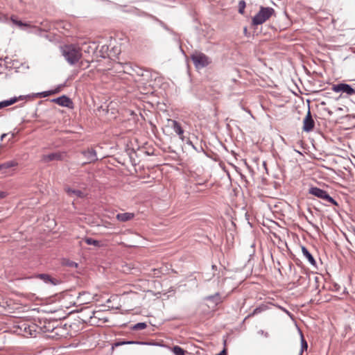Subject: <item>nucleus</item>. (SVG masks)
<instances>
[{
	"label": "nucleus",
	"instance_id": "obj_1",
	"mask_svg": "<svg viewBox=\"0 0 355 355\" xmlns=\"http://www.w3.org/2000/svg\"><path fill=\"white\" fill-rule=\"evenodd\" d=\"M60 51L66 61L71 65L77 63L82 57L80 48L76 45H64L60 48Z\"/></svg>",
	"mask_w": 355,
	"mask_h": 355
},
{
	"label": "nucleus",
	"instance_id": "obj_2",
	"mask_svg": "<svg viewBox=\"0 0 355 355\" xmlns=\"http://www.w3.org/2000/svg\"><path fill=\"white\" fill-rule=\"evenodd\" d=\"M275 14V10L270 7L261 6L259 11L252 17V24L258 26L263 24Z\"/></svg>",
	"mask_w": 355,
	"mask_h": 355
},
{
	"label": "nucleus",
	"instance_id": "obj_3",
	"mask_svg": "<svg viewBox=\"0 0 355 355\" xmlns=\"http://www.w3.org/2000/svg\"><path fill=\"white\" fill-rule=\"evenodd\" d=\"M191 59L195 67L198 69H202L211 63V59L203 53L196 51L191 55Z\"/></svg>",
	"mask_w": 355,
	"mask_h": 355
},
{
	"label": "nucleus",
	"instance_id": "obj_4",
	"mask_svg": "<svg viewBox=\"0 0 355 355\" xmlns=\"http://www.w3.org/2000/svg\"><path fill=\"white\" fill-rule=\"evenodd\" d=\"M55 322H45L42 330L44 333H50L48 336L52 338H58L63 336L62 331L64 329L62 327H58L54 325Z\"/></svg>",
	"mask_w": 355,
	"mask_h": 355
},
{
	"label": "nucleus",
	"instance_id": "obj_5",
	"mask_svg": "<svg viewBox=\"0 0 355 355\" xmlns=\"http://www.w3.org/2000/svg\"><path fill=\"white\" fill-rule=\"evenodd\" d=\"M309 193L319 198L324 200L334 205H338L337 202L333 198H331L326 191L323 189L318 187H311L309 189Z\"/></svg>",
	"mask_w": 355,
	"mask_h": 355
},
{
	"label": "nucleus",
	"instance_id": "obj_6",
	"mask_svg": "<svg viewBox=\"0 0 355 355\" xmlns=\"http://www.w3.org/2000/svg\"><path fill=\"white\" fill-rule=\"evenodd\" d=\"M18 334L25 337H34L36 336V327L35 324H29L26 322H21L18 326Z\"/></svg>",
	"mask_w": 355,
	"mask_h": 355
},
{
	"label": "nucleus",
	"instance_id": "obj_7",
	"mask_svg": "<svg viewBox=\"0 0 355 355\" xmlns=\"http://www.w3.org/2000/svg\"><path fill=\"white\" fill-rule=\"evenodd\" d=\"M332 90L336 93L342 92L348 95L355 94V90L349 85L346 83L334 85L332 87Z\"/></svg>",
	"mask_w": 355,
	"mask_h": 355
},
{
	"label": "nucleus",
	"instance_id": "obj_8",
	"mask_svg": "<svg viewBox=\"0 0 355 355\" xmlns=\"http://www.w3.org/2000/svg\"><path fill=\"white\" fill-rule=\"evenodd\" d=\"M314 121L312 119L310 110H308L307 114L303 121V130L309 132L314 128Z\"/></svg>",
	"mask_w": 355,
	"mask_h": 355
},
{
	"label": "nucleus",
	"instance_id": "obj_9",
	"mask_svg": "<svg viewBox=\"0 0 355 355\" xmlns=\"http://www.w3.org/2000/svg\"><path fill=\"white\" fill-rule=\"evenodd\" d=\"M66 155L65 153L56 152L43 155L42 160L48 162L53 160H62Z\"/></svg>",
	"mask_w": 355,
	"mask_h": 355
},
{
	"label": "nucleus",
	"instance_id": "obj_10",
	"mask_svg": "<svg viewBox=\"0 0 355 355\" xmlns=\"http://www.w3.org/2000/svg\"><path fill=\"white\" fill-rule=\"evenodd\" d=\"M172 123V128L175 132L179 136V138L182 140H184V130L182 128L180 124L175 120H171Z\"/></svg>",
	"mask_w": 355,
	"mask_h": 355
},
{
	"label": "nucleus",
	"instance_id": "obj_11",
	"mask_svg": "<svg viewBox=\"0 0 355 355\" xmlns=\"http://www.w3.org/2000/svg\"><path fill=\"white\" fill-rule=\"evenodd\" d=\"M53 101L57 104L64 107H69L72 103L71 99L66 96H62L55 99H53Z\"/></svg>",
	"mask_w": 355,
	"mask_h": 355
},
{
	"label": "nucleus",
	"instance_id": "obj_12",
	"mask_svg": "<svg viewBox=\"0 0 355 355\" xmlns=\"http://www.w3.org/2000/svg\"><path fill=\"white\" fill-rule=\"evenodd\" d=\"M134 217L135 214L130 212L118 214L116 216V219L121 222H127L131 220Z\"/></svg>",
	"mask_w": 355,
	"mask_h": 355
},
{
	"label": "nucleus",
	"instance_id": "obj_13",
	"mask_svg": "<svg viewBox=\"0 0 355 355\" xmlns=\"http://www.w3.org/2000/svg\"><path fill=\"white\" fill-rule=\"evenodd\" d=\"M83 154L87 158L89 162H92L98 159L96 156V152L94 149H89L83 151Z\"/></svg>",
	"mask_w": 355,
	"mask_h": 355
},
{
	"label": "nucleus",
	"instance_id": "obj_14",
	"mask_svg": "<svg viewBox=\"0 0 355 355\" xmlns=\"http://www.w3.org/2000/svg\"><path fill=\"white\" fill-rule=\"evenodd\" d=\"M65 191L71 197L76 196L77 198H83L85 196V194L80 190L73 189L67 187L65 189Z\"/></svg>",
	"mask_w": 355,
	"mask_h": 355
},
{
	"label": "nucleus",
	"instance_id": "obj_15",
	"mask_svg": "<svg viewBox=\"0 0 355 355\" xmlns=\"http://www.w3.org/2000/svg\"><path fill=\"white\" fill-rule=\"evenodd\" d=\"M39 277L46 284L57 285L59 282L56 279L52 278L51 276L46 274H40L39 275Z\"/></svg>",
	"mask_w": 355,
	"mask_h": 355
},
{
	"label": "nucleus",
	"instance_id": "obj_16",
	"mask_svg": "<svg viewBox=\"0 0 355 355\" xmlns=\"http://www.w3.org/2000/svg\"><path fill=\"white\" fill-rule=\"evenodd\" d=\"M15 165H16V163L13 161H9V162H5L2 164H0V172L2 174H6L7 171Z\"/></svg>",
	"mask_w": 355,
	"mask_h": 355
},
{
	"label": "nucleus",
	"instance_id": "obj_17",
	"mask_svg": "<svg viewBox=\"0 0 355 355\" xmlns=\"http://www.w3.org/2000/svg\"><path fill=\"white\" fill-rule=\"evenodd\" d=\"M302 252L303 255L308 259L309 262L312 266H315L316 264L315 260L314 259L313 257L305 247L302 248Z\"/></svg>",
	"mask_w": 355,
	"mask_h": 355
},
{
	"label": "nucleus",
	"instance_id": "obj_18",
	"mask_svg": "<svg viewBox=\"0 0 355 355\" xmlns=\"http://www.w3.org/2000/svg\"><path fill=\"white\" fill-rule=\"evenodd\" d=\"M61 87H62V85H60L55 89L49 90V91H45V92L39 93L38 96L40 97H42V98H45V97L49 96L51 95H53V94L58 93L60 91Z\"/></svg>",
	"mask_w": 355,
	"mask_h": 355
},
{
	"label": "nucleus",
	"instance_id": "obj_19",
	"mask_svg": "<svg viewBox=\"0 0 355 355\" xmlns=\"http://www.w3.org/2000/svg\"><path fill=\"white\" fill-rule=\"evenodd\" d=\"M171 350L175 355H185L186 354V351L178 345L173 347Z\"/></svg>",
	"mask_w": 355,
	"mask_h": 355
},
{
	"label": "nucleus",
	"instance_id": "obj_20",
	"mask_svg": "<svg viewBox=\"0 0 355 355\" xmlns=\"http://www.w3.org/2000/svg\"><path fill=\"white\" fill-rule=\"evenodd\" d=\"M300 341H301V354L303 352L304 350H306L308 347L307 343L306 340L304 338V336L302 334V332L300 331Z\"/></svg>",
	"mask_w": 355,
	"mask_h": 355
},
{
	"label": "nucleus",
	"instance_id": "obj_21",
	"mask_svg": "<svg viewBox=\"0 0 355 355\" xmlns=\"http://www.w3.org/2000/svg\"><path fill=\"white\" fill-rule=\"evenodd\" d=\"M206 300L212 301L215 304H218L220 302L218 293H216L214 295L208 296L206 297Z\"/></svg>",
	"mask_w": 355,
	"mask_h": 355
},
{
	"label": "nucleus",
	"instance_id": "obj_22",
	"mask_svg": "<svg viewBox=\"0 0 355 355\" xmlns=\"http://www.w3.org/2000/svg\"><path fill=\"white\" fill-rule=\"evenodd\" d=\"M17 99L18 98L17 97H13L9 100L1 101L3 107H7V106L14 104L15 103H16L17 101Z\"/></svg>",
	"mask_w": 355,
	"mask_h": 355
},
{
	"label": "nucleus",
	"instance_id": "obj_23",
	"mask_svg": "<svg viewBox=\"0 0 355 355\" xmlns=\"http://www.w3.org/2000/svg\"><path fill=\"white\" fill-rule=\"evenodd\" d=\"M125 344H137V345H149V343L141 341H127V342H121L116 343V346H119Z\"/></svg>",
	"mask_w": 355,
	"mask_h": 355
},
{
	"label": "nucleus",
	"instance_id": "obj_24",
	"mask_svg": "<svg viewBox=\"0 0 355 355\" xmlns=\"http://www.w3.org/2000/svg\"><path fill=\"white\" fill-rule=\"evenodd\" d=\"M84 241L87 245H93L95 246L99 245V241L92 238H85Z\"/></svg>",
	"mask_w": 355,
	"mask_h": 355
},
{
	"label": "nucleus",
	"instance_id": "obj_25",
	"mask_svg": "<svg viewBox=\"0 0 355 355\" xmlns=\"http://www.w3.org/2000/svg\"><path fill=\"white\" fill-rule=\"evenodd\" d=\"M146 327L147 324L145 322H138L133 326L132 329L141 330L144 329Z\"/></svg>",
	"mask_w": 355,
	"mask_h": 355
},
{
	"label": "nucleus",
	"instance_id": "obj_26",
	"mask_svg": "<svg viewBox=\"0 0 355 355\" xmlns=\"http://www.w3.org/2000/svg\"><path fill=\"white\" fill-rule=\"evenodd\" d=\"M11 20L14 24L17 25V26H19L21 28H24V27L27 26V24H24L22 21H19L16 19L12 18Z\"/></svg>",
	"mask_w": 355,
	"mask_h": 355
},
{
	"label": "nucleus",
	"instance_id": "obj_27",
	"mask_svg": "<svg viewBox=\"0 0 355 355\" xmlns=\"http://www.w3.org/2000/svg\"><path fill=\"white\" fill-rule=\"evenodd\" d=\"M245 8V2L243 0H241L239 2V12L241 14H243L244 9Z\"/></svg>",
	"mask_w": 355,
	"mask_h": 355
},
{
	"label": "nucleus",
	"instance_id": "obj_28",
	"mask_svg": "<svg viewBox=\"0 0 355 355\" xmlns=\"http://www.w3.org/2000/svg\"><path fill=\"white\" fill-rule=\"evenodd\" d=\"M264 306H259L254 309L253 312L250 315H254L256 314L260 313L264 310Z\"/></svg>",
	"mask_w": 355,
	"mask_h": 355
},
{
	"label": "nucleus",
	"instance_id": "obj_29",
	"mask_svg": "<svg viewBox=\"0 0 355 355\" xmlns=\"http://www.w3.org/2000/svg\"><path fill=\"white\" fill-rule=\"evenodd\" d=\"M258 334L262 336H264L266 338L269 336V334L268 332H265L263 330H259Z\"/></svg>",
	"mask_w": 355,
	"mask_h": 355
},
{
	"label": "nucleus",
	"instance_id": "obj_30",
	"mask_svg": "<svg viewBox=\"0 0 355 355\" xmlns=\"http://www.w3.org/2000/svg\"><path fill=\"white\" fill-rule=\"evenodd\" d=\"M7 196V193L0 191V199L4 198Z\"/></svg>",
	"mask_w": 355,
	"mask_h": 355
},
{
	"label": "nucleus",
	"instance_id": "obj_31",
	"mask_svg": "<svg viewBox=\"0 0 355 355\" xmlns=\"http://www.w3.org/2000/svg\"><path fill=\"white\" fill-rule=\"evenodd\" d=\"M218 355H226L225 349H223V351H221Z\"/></svg>",
	"mask_w": 355,
	"mask_h": 355
},
{
	"label": "nucleus",
	"instance_id": "obj_32",
	"mask_svg": "<svg viewBox=\"0 0 355 355\" xmlns=\"http://www.w3.org/2000/svg\"><path fill=\"white\" fill-rule=\"evenodd\" d=\"M187 144H188L189 145H191L193 148H195V149H196V147L194 146V145L193 144V143H192L191 141H188V142H187Z\"/></svg>",
	"mask_w": 355,
	"mask_h": 355
},
{
	"label": "nucleus",
	"instance_id": "obj_33",
	"mask_svg": "<svg viewBox=\"0 0 355 355\" xmlns=\"http://www.w3.org/2000/svg\"><path fill=\"white\" fill-rule=\"evenodd\" d=\"M6 134H3L1 136V140H3L6 137Z\"/></svg>",
	"mask_w": 355,
	"mask_h": 355
},
{
	"label": "nucleus",
	"instance_id": "obj_34",
	"mask_svg": "<svg viewBox=\"0 0 355 355\" xmlns=\"http://www.w3.org/2000/svg\"><path fill=\"white\" fill-rule=\"evenodd\" d=\"M3 108V105H2V103L1 102H0V109Z\"/></svg>",
	"mask_w": 355,
	"mask_h": 355
},
{
	"label": "nucleus",
	"instance_id": "obj_35",
	"mask_svg": "<svg viewBox=\"0 0 355 355\" xmlns=\"http://www.w3.org/2000/svg\"><path fill=\"white\" fill-rule=\"evenodd\" d=\"M246 31H247V28H244V32H246Z\"/></svg>",
	"mask_w": 355,
	"mask_h": 355
}]
</instances>
